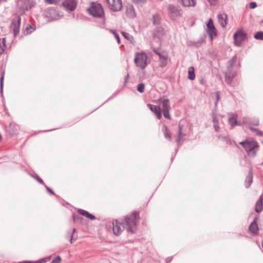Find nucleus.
Returning <instances> with one entry per match:
<instances>
[{"instance_id": "14", "label": "nucleus", "mask_w": 263, "mask_h": 263, "mask_svg": "<svg viewBox=\"0 0 263 263\" xmlns=\"http://www.w3.org/2000/svg\"><path fill=\"white\" fill-rule=\"evenodd\" d=\"M147 106L148 108L156 115L158 119H161L162 117L161 109L159 106L152 105L151 104H147Z\"/></svg>"}, {"instance_id": "11", "label": "nucleus", "mask_w": 263, "mask_h": 263, "mask_svg": "<svg viewBox=\"0 0 263 263\" xmlns=\"http://www.w3.org/2000/svg\"><path fill=\"white\" fill-rule=\"evenodd\" d=\"M45 17L48 18L49 20H53L57 19L58 17V11L54 8H49L45 10L44 12Z\"/></svg>"}, {"instance_id": "24", "label": "nucleus", "mask_w": 263, "mask_h": 263, "mask_svg": "<svg viewBox=\"0 0 263 263\" xmlns=\"http://www.w3.org/2000/svg\"><path fill=\"white\" fill-rule=\"evenodd\" d=\"M253 182V172L251 168L247 176L245 181V185L246 187L248 188L251 185Z\"/></svg>"}, {"instance_id": "25", "label": "nucleus", "mask_w": 263, "mask_h": 263, "mask_svg": "<svg viewBox=\"0 0 263 263\" xmlns=\"http://www.w3.org/2000/svg\"><path fill=\"white\" fill-rule=\"evenodd\" d=\"M162 130L163 133L165 138L170 141H172V139L171 133L166 125H164L163 126Z\"/></svg>"}, {"instance_id": "20", "label": "nucleus", "mask_w": 263, "mask_h": 263, "mask_svg": "<svg viewBox=\"0 0 263 263\" xmlns=\"http://www.w3.org/2000/svg\"><path fill=\"white\" fill-rule=\"evenodd\" d=\"M229 116L228 121L229 124L231 125L232 127H234L236 125H239L240 124L237 123V115L233 114V113H229L228 114Z\"/></svg>"}, {"instance_id": "43", "label": "nucleus", "mask_w": 263, "mask_h": 263, "mask_svg": "<svg viewBox=\"0 0 263 263\" xmlns=\"http://www.w3.org/2000/svg\"><path fill=\"white\" fill-rule=\"evenodd\" d=\"M73 219L74 221H81L83 218L78 215H74L73 216Z\"/></svg>"}, {"instance_id": "32", "label": "nucleus", "mask_w": 263, "mask_h": 263, "mask_svg": "<svg viewBox=\"0 0 263 263\" xmlns=\"http://www.w3.org/2000/svg\"><path fill=\"white\" fill-rule=\"evenodd\" d=\"M161 17L159 14L156 13L153 16V22L154 24H159L160 23Z\"/></svg>"}, {"instance_id": "12", "label": "nucleus", "mask_w": 263, "mask_h": 263, "mask_svg": "<svg viewBox=\"0 0 263 263\" xmlns=\"http://www.w3.org/2000/svg\"><path fill=\"white\" fill-rule=\"evenodd\" d=\"M207 26V33L209 35L210 40L212 41L214 35H216V29L214 26L213 22L210 18L206 24Z\"/></svg>"}, {"instance_id": "5", "label": "nucleus", "mask_w": 263, "mask_h": 263, "mask_svg": "<svg viewBox=\"0 0 263 263\" xmlns=\"http://www.w3.org/2000/svg\"><path fill=\"white\" fill-rule=\"evenodd\" d=\"M134 62L137 67L144 69L148 63L146 54L144 52L136 53Z\"/></svg>"}, {"instance_id": "3", "label": "nucleus", "mask_w": 263, "mask_h": 263, "mask_svg": "<svg viewBox=\"0 0 263 263\" xmlns=\"http://www.w3.org/2000/svg\"><path fill=\"white\" fill-rule=\"evenodd\" d=\"M87 11L92 16L104 20V11L101 4L95 2L91 3L90 7L87 8Z\"/></svg>"}, {"instance_id": "35", "label": "nucleus", "mask_w": 263, "mask_h": 263, "mask_svg": "<svg viewBox=\"0 0 263 263\" xmlns=\"http://www.w3.org/2000/svg\"><path fill=\"white\" fill-rule=\"evenodd\" d=\"M254 38L256 40H263V31L257 32L254 35Z\"/></svg>"}, {"instance_id": "19", "label": "nucleus", "mask_w": 263, "mask_h": 263, "mask_svg": "<svg viewBox=\"0 0 263 263\" xmlns=\"http://www.w3.org/2000/svg\"><path fill=\"white\" fill-rule=\"evenodd\" d=\"M177 1L185 7H194L196 4V0H177Z\"/></svg>"}, {"instance_id": "9", "label": "nucleus", "mask_w": 263, "mask_h": 263, "mask_svg": "<svg viewBox=\"0 0 263 263\" xmlns=\"http://www.w3.org/2000/svg\"><path fill=\"white\" fill-rule=\"evenodd\" d=\"M108 8L112 11H119L122 8L121 0H106Z\"/></svg>"}, {"instance_id": "30", "label": "nucleus", "mask_w": 263, "mask_h": 263, "mask_svg": "<svg viewBox=\"0 0 263 263\" xmlns=\"http://www.w3.org/2000/svg\"><path fill=\"white\" fill-rule=\"evenodd\" d=\"M187 78L191 80H193L195 79V74L194 72V68L193 66L189 67L188 68Z\"/></svg>"}, {"instance_id": "23", "label": "nucleus", "mask_w": 263, "mask_h": 263, "mask_svg": "<svg viewBox=\"0 0 263 263\" xmlns=\"http://www.w3.org/2000/svg\"><path fill=\"white\" fill-rule=\"evenodd\" d=\"M249 231L253 234H257L258 232V225L256 222V218H255L253 222L249 226Z\"/></svg>"}, {"instance_id": "6", "label": "nucleus", "mask_w": 263, "mask_h": 263, "mask_svg": "<svg viewBox=\"0 0 263 263\" xmlns=\"http://www.w3.org/2000/svg\"><path fill=\"white\" fill-rule=\"evenodd\" d=\"M157 101L162 104L161 112H162L164 117L168 120H171V117L169 112L171 109V107L169 100L168 99L159 98Z\"/></svg>"}, {"instance_id": "55", "label": "nucleus", "mask_w": 263, "mask_h": 263, "mask_svg": "<svg viewBox=\"0 0 263 263\" xmlns=\"http://www.w3.org/2000/svg\"><path fill=\"white\" fill-rule=\"evenodd\" d=\"M260 23H263V20H262Z\"/></svg>"}, {"instance_id": "33", "label": "nucleus", "mask_w": 263, "mask_h": 263, "mask_svg": "<svg viewBox=\"0 0 263 263\" xmlns=\"http://www.w3.org/2000/svg\"><path fill=\"white\" fill-rule=\"evenodd\" d=\"M249 128L252 132L254 133L255 135H257V136L261 137L263 135L262 132L257 128H255L252 127H250Z\"/></svg>"}, {"instance_id": "52", "label": "nucleus", "mask_w": 263, "mask_h": 263, "mask_svg": "<svg viewBox=\"0 0 263 263\" xmlns=\"http://www.w3.org/2000/svg\"><path fill=\"white\" fill-rule=\"evenodd\" d=\"M46 190L47 191L51 194V195H54V192L52 191V189H51L50 187L46 186Z\"/></svg>"}, {"instance_id": "51", "label": "nucleus", "mask_w": 263, "mask_h": 263, "mask_svg": "<svg viewBox=\"0 0 263 263\" xmlns=\"http://www.w3.org/2000/svg\"><path fill=\"white\" fill-rule=\"evenodd\" d=\"M35 179L40 183L44 184L43 180L39 176H36Z\"/></svg>"}, {"instance_id": "4", "label": "nucleus", "mask_w": 263, "mask_h": 263, "mask_svg": "<svg viewBox=\"0 0 263 263\" xmlns=\"http://www.w3.org/2000/svg\"><path fill=\"white\" fill-rule=\"evenodd\" d=\"M35 3L33 0H17V11L20 15L24 14L26 11L33 7Z\"/></svg>"}, {"instance_id": "44", "label": "nucleus", "mask_w": 263, "mask_h": 263, "mask_svg": "<svg viewBox=\"0 0 263 263\" xmlns=\"http://www.w3.org/2000/svg\"><path fill=\"white\" fill-rule=\"evenodd\" d=\"M61 260L60 257L58 256L52 260L51 263H60Z\"/></svg>"}, {"instance_id": "8", "label": "nucleus", "mask_w": 263, "mask_h": 263, "mask_svg": "<svg viewBox=\"0 0 263 263\" xmlns=\"http://www.w3.org/2000/svg\"><path fill=\"white\" fill-rule=\"evenodd\" d=\"M246 34L241 29L238 30L234 34V44L236 46H240L246 38Z\"/></svg>"}, {"instance_id": "50", "label": "nucleus", "mask_w": 263, "mask_h": 263, "mask_svg": "<svg viewBox=\"0 0 263 263\" xmlns=\"http://www.w3.org/2000/svg\"><path fill=\"white\" fill-rule=\"evenodd\" d=\"M216 101L215 102V105H217V103L218 102L219 100L220 99V93L219 91H217L216 92Z\"/></svg>"}, {"instance_id": "16", "label": "nucleus", "mask_w": 263, "mask_h": 263, "mask_svg": "<svg viewBox=\"0 0 263 263\" xmlns=\"http://www.w3.org/2000/svg\"><path fill=\"white\" fill-rule=\"evenodd\" d=\"M236 76V72L232 69L227 70L225 72V80L227 84H230Z\"/></svg>"}, {"instance_id": "42", "label": "nucleus", "mask_w": 263, "mask_h": 263, "mask_svg": "<svg viewBox=\"0 0 263 263\" xmlns=\"http://www.w3.org/2000/svg\"><path fill=\"white\" fill-rule=\"evenodd\" d=\"M251 119L247 117H244L242 119V121L243 124H250Z\"/></svg>"}, {"instance_id": "47", "label": "nucleus", "mask_w": 263, "mask_h": 263, "mask_svg": "<svg viewBox=\"0 0 263 263\" xmlns=\"http://www.w3.org/2000/svg\"><path fill=\"white\" fill-rule=\"evenodd\" d=\"M211 5H216L218 3V0H207Z\"/></svg>"}, {"instance_id": "39", "label": "nucleus", "mask_w": 263, "mask_h": 263, "mask_svg": "<svg viewBox=\"0 0 263 263\" xmlns=\"http://www.w3.org/2000/svg\"><path fill=\"white\" fill-rule=\"evenodd\" d=\"M47 259V258H43L40 260H37L35 262L25 261L21 262V263H43V262H46Z\"/></svg>"}, {"instance_id": "41", "label": "nucleus", "mask_w": 263, "mask_h": 263, "mask_svg": "<svg viewBox=\"0 0 263 263\" xmlns=\"http://www.w3.org/2000/svg\"><path fill=\"white\" fill-rule=\"evenodd\" d=\"M122 34L125 38H126L129 40H130L132 38H133V36L127 32H122Z\"/></svg>"}, {"instance_id": "18", "label": "nucleus", "mask_w": 263, "mask_h": 263, "mask_svg": "<svg viewBox=\"0 0 263 263\" xmlns=\"http://www.w3.org/2000/svg\"><path fill=\"white\" fill-rule=\"evenodd\" d=\"M125 14L129 18H134L136 14L134 6L132 5L128 4L126 6Z\"/></svg>"}, {"instance_id": "37", "label": "nucleus", "mask_w": 263, "mask_h": 263, "mask_svg": "<svg viewBox=\"0 0 263 263\" xmlns=\"http://www.w3.org/2000/svg\"><path fill=\"white\" fill-rule=\"evenodd\" d=\"M35 30V28L31 26V25H28L26 28V34H30Z\"/></svg>"}, {"instance_id": "54", "label": "nucleus", "mask_w": 263, "mask_h": 263, "mask_svg": "<svg viewBox=\"0 0 263 263\" xmlns=\"http://www.w3.org/2000/svg\"><path fill=\"white\" fill-rule=\"evenodd\" d=\"M1 139H2V136H1V135L0 134V140H1Z\"/></svg>"}, {"instance_id": "17", "label": "nucleus", "mask_w": 263, "mask_h": 263, "mask_svg": "<svg viewBox=\"0 0 263 263\" xmlns=\"http://www.w3.org/2000/svg\"><path fill=\"white\" fill-rule=\"evenodd\" d=\"M212 122L213 123V127L216 132H218L220 129L219 121L217 117V113L215 111H213L212 113Z\"/></svg>"}, {"instance_id": "53", "label": "nucleus", "mask_w": 263, "mask_h": 263, "mask_svg": "<svg viewBox=\"0 0 263 263\" xmlns=\"http://www.w3.org/2000/svg\"><path fill=\"white\" fill-rule=\"evenodd\" d=\"M128 78H129V73H128L127 74V75L126 76V77H125V79H124V82L125 83H126L127 82Z\"/></svg>"}, {"instance_id": "10", "label": "nucleus", "mask_w": 263, "mask_h": 263, "mask_svg": "<svg viewBox=\"0 0 263 263\" xmlns=\"http://www.w3.org/2000/svg\"><path fill=\"white\" fill-rule=\"evenodd\" d=\"M168 11L170 16L173 18L181 15V9L178 6L170 5L168 7Z\"/></svg>"}, {"instance_id": "15", "label": "nucleus", "mask_w": 263, "mask_h": 263, "mask_svg": "<svg viewBox=\"0 0 263 263\" xmlns=\"http://www.w3.org/2000/svg\"><path fill=\"white\" fill-rule=\"evenodd\" d=\"M76 0H65L63 3V6L69 11H73L77 7Z\"/></svg>"}, {"instance_id": "21", "label": "nucleus", "mask_w": 263, "mask_h": 263, "mask_svg": "<svg viewBox=\"0 0 263 263\" xmlns=\"http://www.w3.org/2000/svg\"><path fill=\"white\" fill-rule=\"evenodd\" d=\"M183 127V125L180 124L178 125V130L177 133V137L176 139V142L179 145L180 143L182 142L184 140V138L185 135L182 133V129Z\"/></svg>"}, {"instance_id": "34", "label": "nucleus", "mask_w": 263, "mask_h": 263, "mask_svg": "<svg viewBox=\"0 0 263 263\" xmlns=\"http://www.w3.org/2000/svg\"><path fill=\"white\" fill-rule=\"evenodd\" d=\"M137 90L140 93H142L145 90V85L143 83H141L137 85Z\"/></svg>"}, {"instance_id": "2", "label": "nucleus", "mask_w": 263, "mask_h": 263, "mask_svg": "<svg viewBox=\"0 0 263 263\" xmlns=\"http://www.w3.org/2000/svg\"><path fill=\"white\" fill-rule=\"evenodd\" d=\"M239 144L244 148L249 156L254 157L256 156L259 147L258 144L256 141L246 139L244 141L239 142Z\"/></svg>"}, {"instance_id": "46", "label": "nucleus", "mask_w": 263, "mask_h": 263, "mask_svg": "<svg viewBox=\"0 0 263 263\" xmlns=\"http://www.w3.org/2000/svg\"><path fill=\"white\" fill-rule=\"evenodd\" d=\"M156 31L160 34H162L163 32V28L161 27H158L156 29Z\"/></svg>"}, {"instance_id": "40", "label": "nucleus", "mask_w": 263, "mask_h": 263, "mask_svg": "<svg viewBox=\"0 0 263 263\" xmlns=\"http://www.w3.org/2000/svg\"><path fill=\"white\" fill-rule=\"evenodd\" d=\"M111 31L112 33V34H114L115 37L116 39V40L118 42V43L119 44H120V40L119 34L114 30H111Z\"/></svg>"}, {"instance_id": "26", "label": "nucleus", "mask_w": 263, "mask_h": 263, "mask_svg": "<svg viewBox=\"0 0 263 263\" xmlns=\"http://www.w3.org/2000/svg\"><path fill=\"white\" fill-rule=\"evenodd\" d=\"M76 232V229H72L71 231L67 232L65 235V238L69 239L70 243H72L73 241L77 239L76 238H74V233Z\"/></svg>"}, {"instance_id": "13", "label": "nucleus", "mask_w": 263, "mask_h": 263, "mask_svg": "<svg viewBox=\"0 0 263 263\" xmlns=\"http://www.w3.org/2000/svg\"><path fill=\"white\" fill-rule=\"evenodd\" d=\"M154 52L158 55L159 58L160 64L161 67H164L167 65V55L166 54H161L158 51V49H154Z\"/></svg>"}, {"instance_id": "45", "label": "nucleus", "mask_w": 263, "mask_h": 263, "mask_svg": "<svg viewBox=\"0 0 263 263\" xmlns=\"http://www.w3.org/2000/svg\"><path fill=\"white\" fill-rule=\"evenodd\" d=\"M249 7L251 9H254L257 7V4L254 2H251L249 3Z\"/></svg>"}, {"instance_id": "28", "label": "nucleus", "mask_w": 263, "mask_h": 263, "mask_svg": "<svg viewBox=\"0 0 263 263\" xmlns=\"http://www.w3.org/2000/svg\"><path fill=\"white\" fill-rule=\"evenodd\" d=\"M78 212L79 214L89 218L90 220H94L96 219V217L94 215L90 214L89 212L84 210L79 209Z\"/></svg>"}, {"instance_id": "7", "label": "nucleus", "mask_w": 263, "mask_h": 263, "mask_svg": "<svg viewBox=\"0 0 263 263\" xmlns=\"http://www.w3.org/2000/svg\"><path fill=\"white\" fill-rule=\"evenodd\" d=\"M21 17L20 15H16L12 18L10 26V29L13 32L14 37H16L20 32Z\"/></svg>"}, {"instance_id": "29", "label": "nucleus", "mask_w": 263, "mask_h": 263, "mask_svg": "<svg viewBox=\"0 0 263 263\" xmlns=\"http://www.w3.org/2000/svg\"><path fill=\"white\" fill-rule=\"evenodd\" d=\"M6 48V39H0V56L2 55L5 51Z\"/></svg>"}, {"instance_id": "27", "label": "nucleus", "mask_w": 263, "mask_h": 263, "mask_svg": "<svg viewBox=\"0 0 263 263\" xmlns=\"http://www.w3.org/2000/svg\"><path fill=\"white\" fill-rule=\"evenodd\" d=\"M218 21L222 27H224L227 24V15L225 14H219L218 15Z\"/></svg>"}, {"instance_id": "1", "label": "nucleus", "mask_w": 263, "mask_h": 263, "mask_svg": "<svg viewBox=\"0 0 263 263\" xmlns=\"http://www.w3.org/2000/svg\"><path fill=\"white\" fill-rule=\"evenodd\" d=\"M139 219V213L134 212L131 214L125 217L122 223L117 220L112 221V230L114 234L119 235L123 229H125L128 232L134 233L136 230L137 223Z\"/></svg>"}, {"instance_id": "49", "label": "nucleus", "mask_w": 263, "mask_h": 263, "mask_svg": "<svg viewBox=\"0 0 263 263\" xmlns=\"http://www.w3.org/2000/svg\"><path fill=\"white\" fill-rule=\"evenodd\" d=\"M4 76H2L0 79L1 91H3Z\"/></svg>"}, {"instance_id": "22", "label": "nucleus", "mask_w": 263, "mask_h": 263, "mask_svg": "<svg viewBox=\"0 0 263 263\" xmlns=\"http://www.w3.org/2000/svg\"><path fill=\"white\" fill-rule=\"evenodd\" d=\"M263 210V194H262L259 199L257 201L255 204V211L256 212L259 213Z\"/></svg>"}, {"instance_id": "48", "label": "nucleus", "mask_w": 263, "mask_h": 263, "mask_svg": "<svg viewBox=\"0 0 263 263\" xmlns=\"http://www.w3.org/2000/svg\"><path fill=\"white\" fill-rule=\"evenodd\" d=\"M45 2L48 4H52L59 2L60 0H45Z\"/></svg>"}, {"instance_id": "31", "label": "nucleus", "mask_w": 263, "mask_h": 263, "mask_svg": "<svg viewBox=\"0 0 263 263\" xmlns=\"http://www.w3.org/2000/svg\"><path fill=\"white\" fill-rule=\"evenodd\" d=\"M237 57L236 55L233 57L228 62L227 65L228 70H231L233 69V66L234 64L236 62Z\"/></svg>"}, {"instance_id": "38", "label": "nucleus", "mask_w": 263, "mask_h": 263, "mask_svg": "<svg viewBox=\"0 0 263 263\" xmlns=\"http://www.w3.org/2000/svg\"><path fill=\"white\" fill-rule=\"evenodd\" d=\"M249 125L258 126L259 125V120L258 119H251Z\"/></svg>"}, {"instance_id": "36", "label": "nucleus", "mask_w": 263, "mask_h": 263, "mask_svg": "<svg viewBox=\"0 0 263 263\" xmlns=\"http://www.w3.org/2000/svg\"><path fill=\"white\" fill-rule=\"evenodd\" d=\"M134 3L138 5H143L146 4L147 0H131Z\"/></svg>"}]
</instances>
